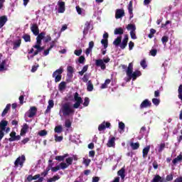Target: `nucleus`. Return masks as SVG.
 Wrapping results in <instances>:
<instances>
[{"label":"nucleus","mask_w":182,"mask_h":182,"mask_svg":"<svg viewBox=\"0 0 182 182\" xmlns=\"http://www.w3.org/2000/svg\"><path fill=\"white\" fill-rule=\"evenodd\" d=\"M59 114L60 116H63L64 117L73 116L75 114V108L73 107V105L72 107L70 102H65L63 104L60 109Z\"/></svg>","instance_id":"nucleus-1"},{"label":"nucleus","mask_w":182,"mask_h":182,"mask_svg":"<svg viewBox=\"0 0 182 182\" xmlns=\"http://www.w3.org/2000/svg\"><path fill=\"white\" fill-rule=\"evenodd\" d=\"M62 73H63V68L60 67L53 73V77L55 78V83L62 80Z\"/></svg>","instance_id":"nucleus-2"},{"label":"nucleus","mask_w":182,"mask_h":182,"mask_svg":"<svg viewBox=\"0 0 182 182\" xmlns=\"http://www.w3.org/2000/svg\"><path fill=\"white\" fill-rule=\"evenodd\" d=\"M74 100L75 101V103L73 104V108L74 109H79L80 107V105L83 103V100H82V97H79V93L75 92L74 95Z\"/></svg>","instance_id":"nucleus-3"},{"label":"nucleus","mask_w":182,"mask_h":182,"mask_svg":"<svg viewBox=\"0 0 182 182\" xmlns=\"http://www.w3.org/2000/svg\"><path fill=\"white\" fill-rule=\"evenodd\" d=\"M26 161V158L25 157V155L18 156L14 162L15 167H19V166L20 167H23V163H25Z\"/></svg>","instance_id":"nucleus-4"},{"label":"nucleus","mask_w":182,"mask_h":182,"mask_svg":"<svg viewBox=\"0 0 182 182\" xmlns=\"http://www.w3.org/2000/svg\"><path fill=\"white\" fill-rule=\"evenodd\" d=\"M38 108H36V107H31L30 109L27 112L26 114L28 117L32 119V117H35V116H36Z\"/></svg>","instance_id":"nucleus-5"},{"label":"nucleus","mask_w":182,"mask_h":182,"mask_svg":"<svg viewBox=\"0 0 182 182\" xmlns=\"http://www.w3.org/2000/svg\"><path fill=\"white\" fill-rule=\"evenodd\" d=\"M18 140H21V135H16V132L12 131L10 133V138L9 139V141H16Z\"/></svg>","instance_id":"nucleus-6"},{"label":"nucleus","mask_w":182,"mask_h":182,"mask_svg":"<svg viewBox=\"0 0 182 182\" xmlns=\"http://www.w3.org/2000/svg\"><path fill=\"white\" fill-rule=\"evenodd\" d=\"M12 45L14 50H18L21 48V45H22V39L19 38L14 41Z\"/></svg>","instance_id":"nucleus-7"},{"label":"nucleus","mask_w":182,"mask_h":182,"mask_svg":"<svg viewBox=\"0 0 182 182\" xmlns=\"http://www.w3.org/2000/svg\"><path fill=\"white\" fill-rule=\"evenodd\" d=\"M95 66H97V68H100L102 69V70H106V64H105V63H103L102 59L96 60H95Z\"/></svg>","instance_id":"nucleus-8"},{"label":"nucleus","mask_w":182,"mask_h":182,"mask_svg":"<svg viewBox=\"0 0 182 182\" xmlns=\"http://www.w3.org/2000/svg\"><path fill=\"white\" fill-rule=\"evenodd\" d=\"M147 107H151V102L149 99H145L140 105V109H146Z\"/></svg>","instance_id":"nucleus-9"},{"label":"nucleus","mask_w":182,"mask_h":182,"mask_svg":"<svg viewBox=\"0 0 182 182\" xmlns=\"http://www.w3.org/2000/svg\"><path fill=\"white\" fill-rule=\"evenodd\" d=\"M128 42H129V35L126 34L124 37V39L122 40V42H121L119 47L122 49H126V46H127Z\"/></svg>","instance_id":"nucleus-10"},{"label":"nucleus","mask_w":182,"mask_h":182,"mask_svg":"<svg viewBox=\"0 0 182 182\" xmlns=\"http://www.w3.org/2000/svg\"><path fill=\"white\" fill-rule=\"evenodd\" d=\"M31 31L35 36H38V35H39V27L38 26V24H32L31 26Z\"/></svg>","instance_id":"nucleus-11"},{"label":"nucleus","mask_w":182,"mask_h":182,"mask_svg":"<svg viewBox=\"0 0 182 182\" xmlns=\"http://www.w3.org/2000/svg\"><path fill=\"white\" fill-rule=\"evenodd\" d=\"M139 76H141V72L140 70H135L134 73L129 76V79H133V80H136Z\"/></svg>","instance_id":"nucleus-12"},{"label":"nucleus","mask_w":182,"mask_h":182,"mask_svg":"<svg viewBox=\"0 0 182 182\" xmlns=\"http://www.w3.org/2000/svg\"><path fill=\"white\" fill-rule=\"evenodd\" d=\"M124 16V10L118 9L115 12V18L116 19H120Z\"/></svg>","instance_id":"nucleus-13"},{"label":"nucleus","mask_w":182,"mask_h":182,"mask_svg":"<svg viewBox=\"0 0 182 182\" xmlns=\"http://www.w3.org/2000/svg\"><path fill=\"white\" fill-rule=\"evenodd\" d=\"M58 13L63 14V12H65V1H58Z\"/></svg>","instance_id":"nucleus-14"},{"label":"nucleus","mask_w":182,"mask_h":182,"mask_svg":"<svg viewBox=\"0 0 182 182\" xmlns=\"http://www.w3.org/2000/svg\"><path fill=\"white\" fill-rule=\"evenodd\" d=\"M28 130H29V126L28 124H23V127L21 129L20 135L25 136L26 133H28Z\"/></svg>","instance_id":"nucleus-15"},{"label":"nucleus","mask_w":182,"mask_h":182,"mask_svg":"<svg viewBox=\"0 0 182 182\" xmlns=\"http://www.w3.org/2000/svg\"><path fill=\"white\" fill-rule=\"evenodd\" d=\"M6 22H8V17H6V16H0V29L4 28Z\"/></svg>","instance_id":"nucleus-16"},{"label":"nucleus","mask_w":182,"mask_h":182,"mask_svg":"<svg viewBox=\"0 0 182 182\" xmlns=\"http://www.w3.org/2000/svg\"><path fill=\"white\" fill-rule=\"evenodd\" d=\"M53 166V164H49L46 170L41 173L42 177H46L47 174H48L49 171H50V168Z\"/></svg>","instance_id":"nucleus-17"},{"label":"nucleus","mask_w":182,"mask_h":182,"mask_svg":"<svg viewBox=\"0 0 182 182\" xmlns=\"http://www.w3.org/2000/svg\"><path fill=\"white\" fill-rule=\"evenodd\" d=\"M90 29V22L87 21L85 23V28H84V30L82 31V33H83L84 36H86V35H87Z\"/></svg>","instance_id":"nucleus-18"},{"label":"nucleus","mask_w":182,"mask_h":182,"mask_svg":"<svg viewBox=\"0 0 182 182\" xmlns=\"http://www.w3.org/2000/svg\"><path fill=\"white\" fill-rule=\"evenodd\" d=\"M116 141V137L112 136L111 139H109L107 143V146L108 147H114L116 146V143L114 142Z\"/></svg>","instance_id":"nucleus-19"},{"label":"nucleus","mask_w":182,"mask_h":182,"mask_svg":"<svg viewBox=\"0 0 182 182\" xmlns=\"http://www.w3.org/2000/svg\"><path fill=\"white\" fill-rule=\"evenodd\" d=\"M67 72L68 76H69V77H73V73H75V68L71 65H68L67 68Z\"/></svg>","instance_id":"nucleus-20"},{"label":"nucleus","mask_w":182,"mask_h":182,"mask_svg":"<svg viewBox=\"0 0 182 182\" xmlns=\"http://www.w3.org/2000/svg\"><path fill=\"white\" fill-rule=\"evenodd\" d=\"M11 110V104H7L4 111L1 113V117H5L8 112Z\"/></svg>","instance_id":"nucleus-21"},{"label":"nucleus","mask_w":182,"mask_h":182,"mask_svg":"<svg viewBox=\"0 0 182 182\" xmlns=\"http://www.w3.org/2000/svg\"><path fill=\"white\" fill-rule=\"evenodd\" d=\"M149 151H150V146H146L142 150V157L143 159H146L147 157V154H149Z\"/></svg>","instance_id":"nucleus-22"},{"label":"nucleus","mask_w":182,"mask_h":182,"mask_svg":"<svg viewBox=\"0 0 182 182\" xmlns=\"http://www.w3.org/2000/svg\"><path fill=\"white\" fill-rule=\"evenodd\" d=\"M6 126H8V121L3 119L0 122V130L5 132Z\"/></svg>","instance_id":"nucleus-23"},{"label":"nucleus","mask_w":182,"mask_h":182,"mask_svg":"<svg viewBox=\"0 0 182 182\" xmlns=\"http://www.w3.org/2000/svg\"><path fill=\"white\" fill-rule=\"evenodd\" d=\"M55 106V103L53 102V100H48V105L47 107V109H46L45 113H49L50 112V109H52Z\"/></svg>","instance_id":"nucleus-24"},{"label":"nucleus","mask_w":182,"mask_h":182,"mask_svg":"<svg viewBox=\"0 0 182 182\" xmlns=\"http://www.w3.org/2000/svg\"><path fill=\"white\" fill-rule=\"evenodd\" d=\"M39 177H41V174H39V173L35 175L34 176H33L32 175H28L26 180H27V181L31 182L33 180H38V178H39Z\"/></svg>","instance_id":"nucleus-25"},{"label":"nucleus","mask_w":182,"mask_h":182,"mask_svg":"<svg viewBox=\"0 0 182 182\" xmlns=\"http://www.w3.org/2000/svg\"><path fill=\"white\" fill-rule=\"evenodd\" d=\"M124 173H126V169H124V168H122L117 171V175L119 176L122 180H124V178L126 177V174H124Z\"/></svg>","instance_id":"nucleus-26"},{"label":"nucleus","mask_w":182,"mask_h":182,"mask_svg":"<svg viewBox=\"0 0 182 182\" xmlns=\"http://www.w3.org/2000/svg\"><path fill=\"white\" fill-rule=\"evenodd\" d=\"M33 48L34 49H36V50H35V52L33 53V55L31 56V58H33L34 56H36L37 55H39V53H41V46H33Z\"/></svg>","instance_id":"nucleus-27"},{"label":"nucleus","mask_w":182,"mask_h":182,"mask_svg":"<svg viewBox=\"0 0 182 182\" xmlns=\"http://www.w3.org/2000/svg\"><path fill=\"white\" fill-rule=\"evenodd\" d=\"M114 35H123V33H124V30H123V28L122 27L117 28L114 29Z\"/></svg>","instance_id":"nucleus-28"},{"label":"nucleus","mask_w":182,"mask_h":182,"mask_svg":"<svg viewBox=\"0 0 182 182\" xmlns=\"http://www.w3.org/2000/svg\"><path fill=\"white\" fill-rule=\"evenodd\" d=\"M182 161V155L180 154L178 155L176 158H175L173 161L172 163L174 166L177 164V163H180Z\"/></svg>","instance_id":"nucleus-29"},{"label":"nucleus","mask_w":182,"mask_h":182,"mask_svg":"<svg viewBox=\"0 0 182 182\" xmlns=\"http://www.w3.org/2000/svg\"><path fill=\"white\" fill-rule=\"evenodd\" d=\"M120 43H122V36H118V37L113 41V45H114V46H120Z\"/></svg>","instance_id":"nucleus-30"},{"label":"nucleus","mask_w":182,"mask_h":182,"mask_svg":"<svg viewBox=\"0 0 182 182\" xmlns=\"http://www.w3.org/2000/svg\"><path fill=\"white\" fill-rule=\"evenodd\" d=\"M87 69H89V65H84L82 70L78 72V75H80V76H83V75H85V73L87 72Z\"/></svg>","instance_id":"nucleus-31"},{"label":"nucleus","mask_w":182,"mask_h":182,"mask_svg":"<svg viewBox=\"0 0 182 182\" xmlns=\"http://www.w3.org/2000/svg\"><path fill=\"white\" fill-rule=\"evenodd\" d=\"M127 31H130V32H134V31H136V25L129 23L127 25Z\"/></svg>","instance_id":"nucleus-32"},{"label":"nucleus","mask_w":182,"mask_h":182,"mask_svg":"<svg viewBox=\"0 0 182 182\" xmlns=\"http://www.w3.org/2000/svg\"><path fill=\"white\" fill-rule=\"evenodd\" d=\"M130 146L132 147V150H137L140 147V144L139 142H132L130 144Z\"/></svg>","instance_id":"nucleus-33"},{"label":"nucleus","mask_w":182,"mask_h":182,"mask_svg":"<svg viewBox=\"0 0 182 182\" xmlns=\"http://www.w3.org/2000/svg\"><path fill=\"white\" fill-rule=\"evenodd\" d=\"M55 133L60 134L62 132H63V127H62V125L56 126L54 129Z\"/></svg>","instance_id":"nucleus-34"},{"label":"nucleus","mask_w":182,"mask_h":182,"mask_svg":"<svg viewBox=\"0 0 182 182\" xmlns=\"http://www.w3.org/2000/svg\"><path fill=\"white\" fill-rule=\"evenodd\" d=\"M178 97L182 103V85H180L178 89Z\"/></svg>","instance_id":"nucleus-35"},{"label":"nucleus","mask_w":182,"mask_h":182,"mask_svg":"<svg viewBox=\"0 0 182 182\" xmlns=\"http://www.w3.org/2000/svg\"><path fill=\"white\" fill-rule=\"evenodd\" d=\"M87 92L93 91V84L92 83L91 80H89L87 82Z\"/></svg>","instance_id":"nucleus-36"},{"label":"nucleus","mask_w":182,"mask_h":182,"mask_svg":"<svg viewBox=\"0 0 182 182\" xmlns=\"http://www.w3.org/2000/svg\"><path fill=\"white\" fill-rule=\"evenodd\" d=\"M59 90H65L66 89V82H61L58 85Z\"/></svg>","instance_id":"nucleus-37"},{"label":"nucleus","mask_w":182,"mask_h":182,"mask_svg":"<svg viewBox=\"0 0 182 182\" xmlns=\"http://www.w3.org/2000/svg\"><path fill=\"white\" fill-rule=\"evenodd\" d=\"M101 43L103 45L104 49H107V46H109V41L107 39H102Z\"/></svg>","instance_id":"nucleus-38"},{"label":"nucleus","mask_w":182,"mask_h":182,"mask_svg":"<svg viewBox=\"0 0 182 182\" xmlns=\"http://www.w3.org/2000/svg\"><path fill=\"white\" fill-rule=\"evenodd\" d=\"M60 178V176L59 175L58 176H54L53 178H50L49 179L47 180V182H54Z\"/></svg>","instance_id":"nucleus-39"},{"label":"nucleus","mask_w":182,"mask_h":182,"mask_svg":"<svg viewBox=\"0 0 182 182\" xmlns=\"http://www.w3.org/2000/svg\"><path fill=\"white\" fill-rule=\"evenodd\" d=\"M46 35V33L41 32V33H38L37 35L36 39H38L39 41H42V39H44L45 36Z\"/></svg>","instance_id":"nucleus-40"},{"label":"nucleus","mask_w":182,"mask_h":182,"mask_svg":"<svg viewBox=\"0 0 182 182\" xmlns=\"http://www.w3.org/2000/svg\"><path fill=\"white\" fill-rule=\"evenodd\" d=\"M128 11L129 15H132L133 14V1H129V6H128Z\"/></svg>","instance_id":"nucleus-41"},{"label":"nucleus","mask_w":182,"mask_h":182,"mask_svg":"<svg viewBox=\"0 0 182 182\" xmlns=\"http://www.w3.org/2000/svg\"><path fill=\"white\" fill-rule=\"evenodd\" d=\"M154 33H156V29L154 28H151L150 29V33L148 35V38H149V39H151L152 38L154 37Z\"/></svg>","instance_id":"nucleus-42"},{"label":"nucleus","mask_w":182,"mask_h":182,"mask_svg":"<svg viewBox=\"0 0 182 182\" xmlns=\"http://www.w3.org/2000/svg\"><path fill=\"white\" fill-rule=\"evenodd\" d=\"M160 180H161V176L160 175H155L151 182H160Z\"/></svg>","instance_id":"nucleus-43"},{"label":"nucleus","mask_w":182,"mask_h":182,"mask_svg":"<svg viewBox=\"0 0 182 182\" xmlns=\"http://www.w3.org/2000/svg\"><path fill=\"white\" fill-rule=\"evenodd\" d=\"M22 38L25 42H31V36L29 34H24Z\"/></svg>","instance_id":"nucleus-44"},{"label":"nucleus","mask_w":182,"mask_h":182,"mask_svg":"<svg viewBox=\"0 0 182 182\" xmlns=\"http://www.w3.org/2000/svg\"><path fill=\"white\" fill-rule=\"evenodd\" d=\"M65 127H67V129H70V127H72V122H70V119L65 120Z\"/></svg>","instance_id":"nucleus-45"},{"label":"nucleus","mask_w":182,"mask_h":182,"mask_svg":"<svg viewBox=\"0 0 182 182\" xmlns=\"http://www.w3.org/2000/svg\"><path fill=\"white\" fill-rule=\"evenodd\" d=\"M140 65L143 69H146V68H147V62L146 61V58L141 61Z\"/></svg>","instance_id":"nucleus-46"},{"label":"nucleus","mask_w":182,"mask_h":182,"mask_svg":"<svg viewBox=\"0 0 182 182\" xmlns=\"http://www.w3.org/2000/svg\"><path fill=\"white\" fill-rule=\"evenodd\" d=\"M82 80L84 82V83H87V82H89V74L85 73L82 78Z\"/></svg>","instance_id":"nucleus-47"},{"label":"nucleus","mask_w":182,"mask_h":182,"mask_svg":"<svg viewBox=\"0 0 182 182\" xmlns=\"http://www.w3.org/2000/svg\"><path fill=\"white\" fill-rule=\"evenodd\" d=\"M164 149H166V144L165 143H161L159 145V148L158 149L159 153H161L163 151V150H164Z\"/></svg>","instance_id":"nucleus-48"},{"label":"nucleus","mask_w":182,"mask_h":182,"mask_svg":"<svg viewBox=\"0 0 182 182\" xmlns=\"http://www.w3.org/2000/svg\"><path fill=\"white\" fill-rule=\"evenodd\" d=\"M5 65H6V60H4L0 64V72L5 70Z\"/></svg>","instance_id":"nucleus-49"},{"label":"nucleus","mask_w":182,"mask_h":182,"mask_svg":"<svg viewBox=\"0 0 182 182\" xmlns=\"http://www.w3.org/2000/svg\"><path fill=\"white\" fill-rule=\"evenodd\" d=\"M65 162L68 166H72V164L73 163V158L68 157L65 159Z\"/></svg>","instance_id":"nucleus-50"},{"label":"nucleus","mask_w":182,"mask_h":182,"mask_svg":"<svg viewBox=\"0 0 182 182\" xmlns=\"http://www.w3.org/2000/svg\"><path fill=\"white\" fill-rule=\"evenodd\" d=\"M105 123V122H104L101 124L99 125V127H98L99 132H102V130H105V129H106V125Z\"/></svg>","instance_id":"nucleus-51"},{"label":"nucleus","mask_w":182,"mask_h":182,"mask_svg":"<svg viewBox=\"0 0 182 182\" xmlns=\"http://www.w3.org/2000/svg\"><path fill=\"white\" fill-rule=\"evenodd\" d=\"M69 167V165L67 164L66 163H60V168H61L62 170H65V168H68Z\"/></svg>","instance_id":"nucleus-52"},{"label":"nucleus","mask_w":182,"mask_h":182,"mask_svg":"<svg viewBox=\"0 0 182 182\" xmlns=\"http://www.w3.org/2000/svg\"><path fill=\"white\" fill-rule=\"evenodd\" d=\"M90 102V100H89V97H86L84 100V103H83L84 107H87V106H89Z\"/></svg>","instance_id":"nucleus-53"},{"label":"nucleus","mask_w":182,"mask_h":182,"mask_svg":"<svg viewBox=\"0 0 182 182\" xmlns=\"http://www.w3.org/2000/svg\"><path fill=\"white\" fill-rule=\"evenodd\" d=\"M48 134V131L47 130H41L38 132V136H41V137H43V136H46Z\"/></svg>","instance_id":"nucleus-54"},{"label":"nucleus","mask_w":182,"mask_h":182,"mask_svg":"<svg viewBox=\"0 0 182 182\" xmlns=\"http://www.w3.org/2000/svg\"><path fill=\"white\" fill-rule=\"evenodd\" d=\"M152 103L155 105V106H159V105H160V99H157V98L152 99Z\"/></svg>","instance_id":"nucleus-55"},{"label":"nucleus","mask_w":182,"mask_h":182,"mask_svg":"<svg viewBox=\"0 0 182 182\" xmlns=\"http://www.w3.org/2000/svg\"><path fill=\"white\" fill-rule=\"evenodd\" d=\"M50 170L51 171H53V173H56V171H58V170H60V166H56L55 167L51 166Z\"/></svg>","instance_id":"nucleus-56"},{"label":"nucleus","mask_w":182,"mask_h":182,"mask_svg":"<svg viewBox=\"0 0 182 182\" xmlns=\"http://www.w3.org/2000/svg\"><path fill=\"white\" fill-rule=\"evenodd\" d=\"M54 137H55V141L56 142H60V141H62V140H63V136H58V135L55 134L54 136Z\"/></svg>","instance_id":"nucleus-57"},{"label":"nucleus","mask_w":182,"mask_h":182,"mask_svg":"<svg viewBox=\"0 0 182 182\" xmlns=\"http://www.w3.org/2000/svg\"><path fill=\"white\" fill-rule=\"evenodd\" d=\"M126 72H127V76H128V77H129L133 73V68H127Z\"/></svg>","instance_id":"nucleus-58"},{"label":"nucleus","mask_w":182,"mask_h":182,"mask_svg":"<svg viewBox=\"0 0 182 182\" xmlns=\"http://www.w3.org/2000/svg\"><path fill=\"white\" fill-rule=\"evenodd\" d=\"M44 38H45L44 39L45 43H48V42H50V41H52V37H50V35H48Z\"/></svg>","instance_id":"nucleus-59"},{"label":"nucleus","mask_w":182,"mask_h":182,"mask_svg":"<svg viewBox=\"0 0 182 182\" xmlns=\"http://www.w3.org/2000/svg\"><path fill=\"white\" fill-rule=\"evenodd\" d=\"M149 53L151 56H156V55H157V49H151Z\"/></svg>","instance_id":"nucleus-60"},{"label":"nucleus","mask_w":182,"mask_h":182,"mask_svg":"<svg viewBox=\"0 0 182 182\" xmlns=\"http://www.w3.org/2000/svg\"><path fill=\"white\" fill-rule=\"evenodd\" d=\"M162 43H167L168 42V36H164L161 38Z\"/></svg>","instance_id":"nucleus-61"},{"label":"nucleus","mask_w":182,"mask_h":182,"mask_svg":"<svg viewBox=\"0 0 182 182\" xmlns=\"http://www.w3.org/2000/svg\"><path fill=\"white\" fill-rule=\"evenodd\" d=\"M85 60H86V59L85 58V56L81 55L79 59H78V62L79 63L83 64L85 63Z\"/></svg>","instance_id":"nucleus-62"},{"label":"nucleus","mask_w":182,"mask_h":182,"mask_svg":"<svg viewBox=\"0 0 182 182\" xmlns=\"http://www.w3.org/2000/svg\"><path fill=\"white\" fill-rule=\"evenodd\" d=\"M82 49L75 50L74 51V53H75V55H76V56H80L82 55Z\"/></svg>","instance_id":"nucleus-63"},{"label":"nucleus","mask_w":182,"mask_h":182,"mask_svg":"<svg viewBox=\"0 0 182 182\" xmlns=\"http://www.w3.org/2000/svg\"><path fill=\"white\" fill-rule=\"evenodd\" d=\"M166 180L168 181H173V174H169L166 176Z\"/></svg>","instance_id":"nucleus-64"}]
</instances>
